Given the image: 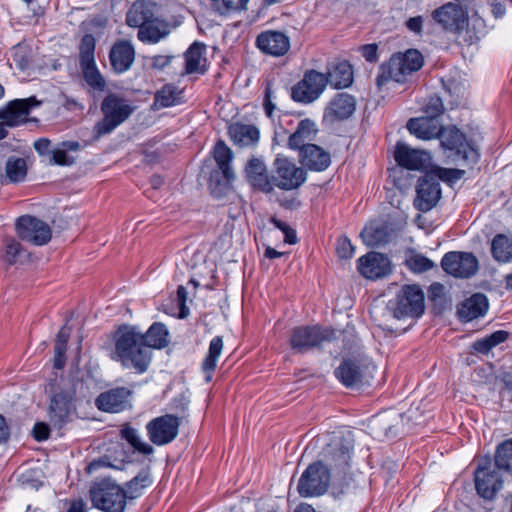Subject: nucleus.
<instances>
[{
	"mask_svg": "<svg viewBox=\"0 0 512 512\" xmlns=\"http://www.w3.org/2000/svg\"><path fill=\"white\" fill-rule=\"evenodd\" d=\"M223 349V339L221 336L214 337L209 344V349L206 357L202 362V369L206 374V380L210 381L212 373L217 366L218 358Z\"/></svg>",
	"mask_w": 512,
	"mask_h": 512,
	"instance_id": "58836bf2",
	"label": "nucleus"
},
{
	"mask_svg": "<svg viewBox=\"0 0 512 512\" xmlns=\"http://www.w3.org/2000/svg\"><path fill=\"white\" fill-rule=\"evenodd\" d=\"M172 57L167 55H156L151 58V66L154 69L162 70L171 62Z\"/></svg>",
	"mask_w": 512,
	"mask_h": 512,
	"instance_id": "69168bd1",
	"label": "nucleus"
},
{
	"mask_svg": "<svg viewBox=\"0 0 512 512\" xmlns=\"http://www.w3.org/2000/svg\"><path fill=\"white\" fill-rule=\"evenodd\" d=\"M168 34V28L164 21L155 19L139 27L138 39L143 43H157Z\"/></svg>",
	"mask_w": 512,
	"mask_h": 512,
	"instance_id": "c9c22d12",
	"label": "nucleus"
},
{
	"mask_svg": "<svg viewBox=\"0 0 512 512\" xmlns=\"http://www.w3.org/2000/svg\"><path fill=\"white\" fill-rule=\"evenodd\" d=\"M494 462L499 470L512 475V438L497 446Z\"/></svg>",
	"mask_w": 512,
	"mask_h": 512,
	"instance_id": "37998d69",
	"label": "nucleus"
},
{
	"mask_svg": "<svg viewBox=\"0 0 512 512\" xmlns=\"http://www.w3.org/2000/svg\"><path fill=\"white\" fill-rule=\"evenodd\" d=\"M213 153L217 166L222 172L226 181H233L235 179V173L231 167V161L233 159L232 150L225 144L224 141L219 140L214 147Z\"/></svg>",
	"mask_w": 512,
	"mask_h": 512,
	"instance_id": "72a5a7b5",
	"label": "nucleus"
},
{
	"mask_svg": "<svg viewBox=\"0 0 512 512\" xmlns=\"http://www.w3.org/2000/svg\"><path fill=\"white\" fill-rule=\"evenodd\" d=\"M334 339V330L319 325L299 326L291 330L289 343L297 354H304Z\"/></svg>",
	"mask_w": 512,
	"mask_h": 512,
	"instance_id": "6e6552de",
	"label": "nucleus"
},
{
	"mask_svg": "<svg viewBox=\"0 0 512 512\" xmlns=\"http://www.w3.org/2000/svg\"><path fill=\"white\" fill-rule=\"evenodd\" d=\"M92 505L104 512H124L127 495L125 490L110 479H103L90 489Z\"/></svg>",
	"mask_w": 512,
	"mask_h": 512,
	"instance_id": "0eeeda50",
	"label": "nucleus"
},
{
	"mask_svg": "<svg viewBox=\"0 0 512 512\" xmlns=\"http://www.w3.org/2000/svg\"><path fill=\"white\" fill-rule=\"evenodd\" d=\"M85 82L95 91H103L106 81L96 67V63L80 65Z\"/></svg>",
	"mask_w": 512,
	"mask_h": 512,
	"instance_id": "de8ad7c7",
	"label": "nucleus"
},
{
	"mask_svg": "<svg viewBox=\"0 0 512 512\" xmlns=\"http://www.w3.org/2000/svg\"><path fill=\"white\" fill-rule=\"evenodd\" d=\"M51 142L47 138H40L34 142V149L40 155L50 154Z\"/></svg>",
	"mask_w": 512,
	"mask_h": 512,
	"instance_id": "338daca9",
	"label": "nucleus"
},
{
	"mask_svg": "<svg viewBox=\"0 0 512 512\" xmlns=\"http://www.w3.org/2000/svg\"><path fill=\"white\" fill-rule=\"evenodd\" d=\"M424 58L416 49H408L405 53L392 55L387 63L380 67L376 82L380 87L389 80L404 83L408 78L422 68Z\"/></svg>",
	"mask_w": 512,
	"mask_h": 512,
	"instance_id": "7ed1b4c3",
	"label": "nucleus"
},
{
	"mask_svg": "<svg viewBox=\"0 0 512 512\" xmlns=\"http://www.w3.org/2000/svg\"><path fill=\"white\" fill-rule=\"evenodd\" d=\"M27 175L26 160L19 157H9L5 165V180L2 183H19Z\"/></svg>",
	"mask_w": 512,
	"mask_h": 512,
	"instance_id": "a19ab883",
	"label": "nucleus"
},
{
	"mask_svg": "<svg viewBox=\"0 0 512 512\" xmlns=\"http://www.w3.org/2000/svg\"><path fill=\"white\" fill-rule=\"evenodd\" d=\"M327 86L326 75L308 70L303 78L291 88V98L298 103L310 104L317 100Z\"/></svg>",
	"mask_w": 512,
	"mask_h": 512,
	"instance_id": "9b49d317",
	"label": "nucleus"
},
{
	"mask_svg": "<svg viewBox=\"0 0 512 512\" xmlns=\"http://www.w3.org/2000/svg\"><path fill=\"white\" fill-rule=\"evenodd\" d=\"M135 59L133 45L126 40H119L114 43L109 53V60L113 70L120 74L127 71Z\"/></svg>",
	"mask_w": 512,
	"mask_h": 512,
	"instance_id": "a878e982",
	"label": "nucleus"
},
{
	"mask_svg": "<svg viewBox=\"0 0 512 512\" xmlns=\"http://www.w3.org/2000/svg\"><path fill=\"white\" fill-rule=\"evenodd\" d=\"M66 350H67V344H62L59 342H55L54 346V367L56 369H62L65 366L66 363Z\"/></svg>",
	"mask_w": 512,
	"mask_h": 512,
	"instance_id": "4d7b16f0",
	"label": "nucleus"
},
{
	"mask_svg": "<svg viewBox=\"0 0 512 512\" xmlns=\"http://www.w3.org/2000/svg\"><path fill=\"white\" fill-rule=\"evenodd\" d=\"M180 420L177 416L166 414L156 417L146 424L149 440L163 446L171 443L178 435Z\"/></svg>",
	"mask_w": 512,
	"mask_h": 512,
	"instance_id": "2eb2a0df",
	"label": "nucleus"
},
{
	"mask_svg": "<svg viewBox=\"0 0 512 512\" xmlns=\"http://www.w3.org/2000/svg\"><path fill=\"white\" fill-rule=\"evenodd\" d=\"M423 117H431L439 119L444 112L442 99L438 96H431L427 99L422 108Z\"/></svg>",
	"mask_w": 512,
	"mask_h": 512,
	"instance_id": "603ef678",
	"label": "nucleus"
},
{
	"mask_svg": "<svg viewBox=\"0 0 512 512\" xmlns=\"http://www.w3.org/2000/svg\"><path fill=\"white\" fill-rule=\"evenodd\" d=\"M377 50H378V47L376 44H366V45L362 46V48H361L362 56L368 62H371V63L376 62L378 59Z\"/></svg>",
	"mask_w": 512,
	"mask_h": 512,
	"instance_id": "e2e57ef3",
	"label": "nucleus"
},
{
	"mask_svg": "<svg viewBox=\"0 0 512 512\" xmlns=\"http://www.w3.org/2000/svg\"><path fill=\"white\" fill-rule=\"evenodd\" d=\"M445 150H449L457 160H462L467 164H475L479 159L478 151L467 142L465 135L455 126L441 128L437 137Z\"/></svg>",
	"mask_w": 512,
	"mask_h": 512,
	"instance_id": "9d476101",
	"label": "nucleus"
},
{
	"mask_svg": "<svg viewBox=\"0 0 512 512\" xmlns=\"http://www.w3.org/2000/svg\"><path fill=\"white\" fill-rule=\"evenodd\" d=\"M406 264L411 271L416 273L426 272L435 266L433 261L420 254L408 258Z\"/></svg>",
	"mask_w": 512,
	"mask_h": 512,
	"instance_id": "864d4df0",
	"label": "nucleus"
},
{
	"mask_svg": "<svg viewBox=\"0 0 512 512\" xmlns=\"http://www.w3.org/2000/svg\"><path fill=\"white\" fill-rule=\"evenodd\" d=\"M103 118L93 127L94 139L98 140L110 134L126 121L133 112V107L127 100L115 95H107L101 103Z\"/></svg>",
	"mask_w": 512,
	"mask_h": 512,
	"instance_id": "20e7f679",
	"label": "nucleus"
},
{
	"mask_svg": "<svg viewBox=\"0 0 512 512\" xmlns=\"http://www.w3.org/2000/svg\"><path fill=\"white\" fill-rule=\"evenodd\" d=\"M132 390L117 387L100 393L95 399V406L103 412L118 413L130 407Z\"/></svg>",
	"mask_w": 512,
	"mask_h": 512,
	"instance_id": "4be33fe9",
	"label": "nucleus"
},
{
	"mask_svg": "<svg viewBox=\"0 0 512 512\" xmlns=\"http://www.w3.org/2000/svg\"><path fill=\"white\" fill-rule=\"evenodd\" d=\"M406 27L415 34H421L423 30L422 16L411 17L406 21Z\"/></svg>",
	"mask_w": 512,
	"mask_h": 512,
	"instance_id": "0e129e2a",
	"label": "nucleus"
},
{
	"mask_svg": "<svg viewBox=\"0 0 512 512\" xmlns=\"http://www.w3.org/2000/svg\"><path fill=\"white\" fill-rule=\"evenodd\" d=\"M50 429L46 423L38 422L34 425L33 435L37 441H44L49 438Z\"/></svg>",
	"mask_w": 512,
	"mask_h": 512,
	"instance_id": "680f3d73",
	"label": "nucleus"
},
{
	"mask_svg": "<svg viewBox=\"0 0 512 512\" xmlns=\"http://www.w3.org/2000/svg\"><path fill=\"white\" fill-rule=\"evenodd\" d=\"M394 157L399 166L408 170H423L430 162L428 153L412 149L404 143L396 144Z\"/></svg>",
	"mask_w": 512,
	"mask_h": 512,
	"instance_id": "b1692460",
	"label": "nucleus"
},
{
	"mask_svg": "<svg viewBox=\"0 0 512 512\" xmlns=\"http://www.w3.org/2000/svg\"><path fill=\"white\" fill-rule=\"evenodd\" d=\"M272 99H273L272 85H271V83H267L266 87H265V91H264L263 108H264L265 114L269 118L272 117L273 112L276 108Z\"/></svg>",
	"mask_w": 512,
	"mask_h": 512,
	"instance_id": "13d9d810",
	"label": "nucleus"
},
{
	"mask_svg": "<svg viewBox=\"0 0 512 512\" xmlns=\"http://www.w3.org/2000/svg\"><path fill=\"white\" fill-rule=\"evenodd\" d=\"M443 270L456 278H470L478 271V260L472 253L451 251L446 253L442 260Z\"/></svg>",
	"mask_w": 512,
	"mask_h": 512,
	"instance_id": "4468645a",
	"label": "nucleus"
},
{
	"mask_svg": "<svg viewBox=\"0 0 512 512\" xmlns=\"http://www.w3.org/2000/svg\"><path fill=\"white\" fill-rule=\"evenodd\" d=\"M495 462L491 459L484 458L480 460L478 467L474 473L475 487L477 493L485 498L492 499L495 494L502 488V479L498 473Z\"/></svg>",
	"mask_w": 512,
	"mask_h": 512,
	"instance_id": "ddd939ff",
	"label": "nucleus"
},
{
	"mask_svg": "<svg viewBox=\"0 0 512 512\" xmlns=\"http://www.w3.org/2000/svg\"><path fill=\"white\" fill-rule=\"evenodd\" d=\"M488 310V300L484 294L475 293L465 299L458 307V316L462 321L469 322L482 317Z\"/></svg>",
	"mask_w": 512,
	"mask_h": 512,
	"instance_id": "7c9ffc66",
	"label": "nucleus"
},
{
	"mask_svg": "<svg viewBox=\"0 0 512 512\" xmlns=\"http://www.w3.org/2000/svg\"><path fill=\"white\" fill-rule=\"evenodd\" d=\"M16 232L22 240L37 246L47 244L52 237L49 225L41 219L30 215H23L17 219Z\"/></svg>",
	"mask_w": 512,
	"mask_h": 512,
	"instance_id": "dca6fc26",
	"label": "nucleus"
},
{
	"mask_svg": "<svg viewBox=\"0 0 512 512\" xmlns=\"http://www.w3.org/2000/svg\"><path fill=\"white\" fill-rule=\"evenodd\" d=\"M359 273L370 280H376L389 275L392 271L390 259L378 252H369L357 261Z\"/></svg>",
	"mask_w": 512,
	"mask_h": 512,
	"instance_id": "6ab92c4d",
	"label": "nucleus"
},
{
	"mask_svg": "<svg viewBox=\"0 0 512 512\" xmlns=\"http://www.w3.org/2000/svg\"><path fill=\"white\" fill-rule=\"evenodd\" d=\"M3 259L8 265L25 264L30 258V254L15 239H6L4 241Z\"/></svg>",
	"mask_w": 512,
	"mask_h": 512,
	"instance_id": "e433bc0d",
	"label": "nucleus"
},
{
	"mask_svg": "<svg viewBox=\"0 0 512 512\" xmlns=\"http://www.w3.org/2000/svg\"><path fill=\"white\" fill-rule=\"evenodd\" d=\"M187 300L186 288L182 285L177 288V301L180 308V317L185 318L188 315V309L185 306Z\"/></svg>",
	"mask_w": 512,
	"mask_h": 512,
	"instance_id": "052dcab7",
	"label": "nucleus"
},
{
	"mask_svg": "<svg viewBox=\"0 0 512 512\" xmlns=\"http://www.w3.org/2000/svg\"><path fill=\"white\" fill-rule=\"evenodd\" d=\"M331 476L333 474L322 462L311 463L298 481V493L306 498L323 495L329 487Z\"/></svg>",
	"mask_w": 512,
	"mask_h": 512,
	"instance_id": "1a4fd4ad",
	"label": "nucleus"
},
{
	"mask_svg": "<svg viewBox=\"0 0 512 512\" xmlns=\"http://www.w3.org/2000/svg\"><path fill=\"white\" fill-rule=\"evenodd\" d=\"M336 252L341 259H350L354 255L355 248L348 237L342 236L337 239Z\"/></svg>",
	"mask_w": 512,
	"mask_h": 512,
	"instance_id": "5fc2aeb1",
	"label": "nucleus"
},
{
	"mask_svg": "<svg viewBox=\"0 0 512 512\" xmlns=\"http://www.w3.org/2000/svg\"><path fill=\"white\" fill-rule=\"evenodd\" d=\"M256 45L263 53L279 57L289 51L290 40L283 32L267 30L257 36Z\"/></svg>",
	"mask_w": 512,
	"mask_h": 512,
	"instance_id": "5701e85b",
	"label": "nucleus"
},
{
	"mask_svg": "<svg viewBox=\"0 0 512 512\" xmlns=\"http://www.w3.org/2000/svg\"><path fill=\"white\" fill-rule=\"evenodd\" d=\"M363 242L370 247H377L389 241V234L383 225H370L361 232Z\"/></svg>",
	"mask_w": 512,
	"mask_h": 512,
	"instance_id": "c03bdc74",
	"label": "nucleus"
},
{
	"mask_svg": "<svg viewBox=\"0 0 512 512\" xmlns=\"http://www.w3.org/2000/svg\"><path fill=\"white\" fill-rule=\"evenodd\" d=\"M325 75L327 85L330 84L334 88L348 87L353 81L352 67L346 61L337 63Z\"/></svg>",
	"mask_w": 512,
	"mask_h": 512,
	"instance_id": "473e14b6",
	"label": "nucleus"
},
{
	"mask_svg": "<svg viewBox=\"0 0 512 512\" xmlns=\"http://www.w3.org/2000/svg\"><path fill=\"white\" fill-rule=\"evenodd\" d=\"M39 105L40 101L35 97L13 100L7 105L3 114V119L7 125L16 126L19 123L24 122L32 108Z\"/></svg>",
	"mask_w": 512,
	"mask_h": 512,
	"instance_id": "cd10ccee",
	"label": "nucleus"
},
{
	"mask_svg": "<svg viewBox=\"0 0 512 512\" xmlns=\"http://www.w3.org/2000/svg\"><path fill=\"white\" fill-rule=\"evenodd\" d=\"M229 134L234 144L239 146H250L259 140V131L253 125L233 124L229 127Z\"/></svg>",
	"mask_w": 512,
	"mask_h": 512,
	"instance_id": "f704fd0d",
	"label": "nucleus"
},
{
	"mask_svg": "<svg viewBox=\"0 0 512 512\" xmlns=\"http://www.w3.org/2000/svg\"><path fill=\"white\" fill-rule=\"evenodd\" d=\"M143 341L151 350V348H163L168 344V331L164 324L155 322L143 334Z\"/></svg>",
	"mask_w": 512,
	"mask_h": 512,
	"instance_id": "79ce46f5",
	"label": "nucleus"
},
{
	"mask_svg": "<svg viewBox=\"0 0 512 512\" xmlns=\"http://www.w3.org/2000/svg\"><path fill=\"white\" fill-rule=\"evenodd\" d=\"M73 163L74 158L69 156L63 148L51 152L49 165L70 166Z\"/></svg>",
	"mask_w": 512,
	"mask_h": 512,
	"instance_id": "6e6d98bb",
	"label": "nucleus"
},
{
	"mask_svg": "<svg viewBox=\"0 0 512 512\" xmlns=\"http://www.w3.org/2000/svg\"><path fill=\"white\" fill-rule=\"evenodd\" d=\"M424 301V293L418 285H403L388 302L387 309L396 319L418 318L424 313Z\"/></svg>",
	"mask_w": 512,
	"mask_h": 512,
	"instance_id": "39448f33",
	"label": "nucleus"
},
{
	"mask_svg": "<svg viewBox=\"0 0 512 512\" xmlns=\"http://www.w3.org/2000/svg\"><path fill=\"white\" fill-rule=\"evenodd\" d=\"M152 484V479L147 471H142L136 475L133 479L126 483L125 493L127 500L136 499L141 496L143 489L147 488Z\"/></svg>",
	"mask_w": 512,
	"mask_h": 512,
	"instance_id": "a18cd8bd",
	"label": "nucleus"
},
{
	"mask_svg": "<svg viewBox=\"0 0 512 512\" xmlns=\"http://www.w3.org/2000/svg\"><path fill=\"white\" fill-rule=\"evenodd\" d=\"M356 110L354 96L342 92L336 94L327 104L323 112L322 123L327 126L350 118Z\"/></svg>",
	"mask_w": 512,
	"mask_h": 512,
	"instance_id": "f3484780",
	"label": "nucleus"
},
{
	"mask_svg": "<svg viewBox=\"0 0 512 512\" xmlns=\"http://www.w3.org/2000/svg\"><path fill=\"white\" fill-rule=\"evenodd\" d=\"M442 124L439 119L431 117L412 118L407 122V129L421 140L437 138L441 132Z\"/></svg>",
	"mask_w": 512,
	"mask_h": 512,
	"instance_id": "c85d7f7f",
	"label": "nucleus"
},
{
	"mask_svg": "<svg viewBox=\"0 0 512 512\" xmlns=\"http://www.w3.org/2000/svg\"><path fill=\"white\" fill-rule=\"evenodd\" d=\"M181 91L173 84H166L155 94L154 105L165 108L177 104Z\"/></svg>",
	"mask_w": 512,
	"mask_h": 512,
	"instance_id": "49530a36",
	"label": "nucleus"
},
{
	"mask_svg": "<svg viewBox=\"0 0 512 512\" xmlns=\"http://www.w3.org/2000/svg\"><path fill=\"white\" fill-rule=\"evenodd\" d=\"M508 338V332L503 330H498L493 332L491 335L487 337L492 347L497 346L500 343H503Z\"/></svg>",
	"mask_w": 512,
	"mask_h": 512,
	"instance_id": "774afa93",
	"label": "nucleus"
},
{
	"mask_svg": "<svg viewBox=\"0 0 512 512\" xmlns=\"http://www.w3.org/2000/svg\"><path fill=\"white\" fill-rule=\"evenodd\" d=\"M323 447L320 452L324 466L333 474L342 492L348 489L353 481L351 461L354 450V438L348 430H337L322 438Z\"/></svg>",
	"mask_w": 512,
	"mask_h": 512,
	"instance_id": "f257e3e1",
	"label": "nucleus"
},
{
	"mask_svg": "<svg viewBox=\"0 0 512 512\" xmlns=\"http://www.w3.org/2000/svg\"><path fill=\"white\" fill-rule=\"evenodd\" d=\"M95 51V39L92 35H84L80 43V65L92 64L95 62L94 59Z\"/></svg>",
	"mask_w": 512,
	"mask_h": 512,
	"instance_id": "3c124183",
	"label": "nucleus"
},
{
	"mask_svg": "<svg viewBox=\"0 0 512 512\" xmlns=\"http://www.w3.org/2000/svg\"><path fill=\"white\" fill-rule=\"evenodd\" d=\"M375 365L368 357L344 359L335 369L336 378L347 388L368 385L373 378Z\"/></svg>",
	"mask_w": 512,
	"mask_h": 512,
	"instance_id": "423d86ee",
	"label": "nucleus"
},
{
	"mask_svg": "<svg viewBox=\"0 0 512 512\" xmlns=\"http://www.w3.org/2000/svg\"><path fill=\"white\" fill-rule=\"evenodd\" d=\"M465 174L464 170L459 169H441L439 173V178L444 181H457L463 177Z\"/></svg>",
	"mask_w": 512,
	"mask_h": 512,
	"instance_id": "bf43d9fd",
	"label": "nucleus"
},
{
	"mask_svg": "<svg viewBox=\"0 0 512 512\" xmlns=\"http://www.w3.org/2000/svg\"><path fill=\"white\" fill-rule=\"evenodd\" d=\"M317 128L314 121L310 119H303L298 123L296 131L289 136L288 145L291 149L300 150L310 144L313 141L316 134Z\"/></svg>",
	"mask_w": 512,
	"mask_h": 512,
	"instance_id": "2f4dec72",
	"label": "nucleus"
},
{
	"mask_svg": "<svg viewBox=\"0 0 512 512\" xmlns=\"http://www.w3.org/2000/svg\"><path fill=\"white\" fill-rule=\"evenodd\" d=\"M491 253L497 262H510L512 260V237L497 234L491 243Z\"/></svg>",
	"mask_w": 512,
	"mask_h": 512,
	"instance_id": "4c0bfd02",
	"label": "nucleus"
},
{
	"mask_svg": "<svg viewBox=\"0 0 512 512\" xmlns=\"http://www.w3.org/2000/svg\"><path fill=\"white\" fill-rule=\"evenodd\" d=\"M245 171L247 179L254 189L266 194L273 191L272 177L268 175L266 166L262 160L257 158L249 160Z\"/></svg>",
	"mask_w": 512,
	"mask_h": 512,
	"instance_id": "393cba45",
	"label": "nucleus"
},
{
	"mask_svg": "<svg viewBox=\"0 0 512 512\" xmlns=\"http://www.w3.org/2000/svg\"><path fill=\"white\" fill-rule=\"evenodd\" d=\"M76 390L73 385L63 387L51 399L49 419L53 427L61 429L68 421Z\"/></svg>",
	"mask_w": 512,
	"mask_h": 512,
	"instance_id": "a211bd4d",
	"label": "nucleus"
},
{
	"mask_svg": "<svg viewBox=\"0 0 512 512\" xmlns=\"http://www.w3.org/2000/svg\"><path fill=\"white\" fill-rule=\"evenodd\" d=\"M416 193L415 206L417 209L422 212L431 210L441 197L439 179L434 175L426 174L418 180Z\"/></svg>",
	"mask_w": 512,
	"mask_h": 512,
	"instance_id": "412c9836",
	"label": "nucleus"
},
{
	"mask_svg": "<svg viewBox=\"0 0 512 512\" xmlns=\"http://www.w3.org/2000/svg\"><path fill=\"white\" fill-rule=\"evenodd\" d=\"M300 161L303 166L313 171H324L330 163L331 157L328 152L315 144H307L301 149Z\"/></svg>",
	"mask_w": 512,
	"mask_h": 512,
	"instance_id": "bb28decb",
	"label": "nucleus"
},
{
	"mask_svg": "<svg viewBox=\"0 0 512 512\" xmlns=\"http://www.w3.org/2000/svg\"><path fill=\"white\" fill-rule=\"evenodd\" d=\"M156 5L150 0H137L126 15V23L131 27H141L158 17L155 16Z\"/></svg>",
	"mask_w": 512,
	"mask_h": 512,
	"instance_id": "c756f323",
	"label": "nucleus"
},
{
	"mask_svg": "<svg viewBox=\"0 0 512 512\" xmlns=\"http://www.w3.org/2000/svg\"><path fill=\"white\" fill-rule=\"evenodd\" d=\"M121 436L125 439L135 450L144 454L150 455L153 453V447L142 441L138 431L132 427H125L121 430Z\"/></svg>",
	"mask_w": 512,
	"mask_h": 512,
	"instance_id": "09e8293b",
	"label": "nucleus"
},
{
	"mask_svg": "<svg viewBox=\"0 0 512 512\" xmlns=\"http://www.w3.org/2000/svg\"><path fill=\"white\" fill-rule=\"evenodd\" d=\"M249 0H219L215 3L214 12L227 16L246 9Z\"/></svg>",
	"mask_w": 512,
	"mask_h": 512,
	"instance_id": "8fccbe9b",
	"label": "nucleus"
},
{
	"mask_svg": "<svg viewBox=\"0 0 512 512\" xmlns=\"http://www.w3.org/2000/svg\"><path fill=\"white\" fill-rule=\"evenodd\" d=\"M114 346L113 360L124 368L135 369L137 373L147 371L152 353L143 341V333L132 326H121L114 334Z\"/></svg>",
	"mask_w": 512,
	"mask_h": 512,
	"instance_id": "f03ea898",
	"label": "nucleus"
},
{
	"mask_svg": "<svg viewBox=\"0 0 512 512\" xmlns=\"http://www.w3.org/2000/svg\"><path fill=\"white\" fill-rule=\"evenodd\" d=\"M274 172L273 187L276 186L281 190L297 189L306 181V171L286 157L278 156L275 159Z\"/></svg>",
	"mask_w": 512,
	"mask_h": 512,
	"instance_id": "f8f14e48",
	"label": "nucleus"
},
{
	"mask_svg": "<svg viewBox=\"0 0 512 512\" xmlns=\"http://www.w3.org/2000/svg\"><path fill=\"white\" fill-rule=\"evenodd\" d=\"M205 45L200 42H194L185 52V73H204L201 66Z\"/></svg>",
	"mask_w": 512,
	"mask_h": 512,
	"instance_id": "ea45409f",
	"label": "nucleus"
},
{
	"mask_svg": "<svg viewBox=\"0 0 512 512\" xmlns=\"http://www.w3.org/2000/svg\"><path fill=\"white\" fill-rule=\"evenodd\" d=\"M432 17L443 29L452 32H460L468 23L466 11L455 3L444 4L432 13Z\"/></svg>",
	"mask_w": 512,
	"mask_h": 512,
	"instance_id": "aec40b11",
	"label": "nucleus"
}]
</instances>
